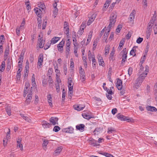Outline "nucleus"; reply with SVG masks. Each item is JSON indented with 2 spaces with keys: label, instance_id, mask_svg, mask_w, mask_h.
<instances>
[{
  "label": "nucleus",
  "instance_id": "nucleus-54",
  "mask_svg": "<svg viewBox=\"0 0 157 157\" xmlns=\"http://www.w3.org/2000/svg\"><path fill=\"white\" fill-rule=\"evenodd\" d=\"M48 81L49 82V84L50 85L52 84L53 82V81L52 78L51 76H49Z\"/></svg>",
  "mask_w": 157,
  "mask_h": 157
},
{
  "label": "nucleus",
  "instance_id": "nucleus-55",
  "mask_svg": "<svg viewBox=\"0 0 157 157\" xmlns=\"http://www.w3.org/2000/svg\"><path fill=\"white\" fill-rule=\"evenodd\" d=\"M21 72L20 71H17L16 75V78L17 80H20L21 77Z\"/></svg>",
  "mask_w": 157,
  "mask_h": 157
},
{
  "label": "nucleus",
  "instance_id": "nucleus-2",
  "mask_svg": "<svg viewBox=\"0 0 157 157\" xmlns=\"http://www.w3.org/2000/svg\"><path fill=\"white\" fill-rule=\"evenodd\" d=\"M97 15L96 13L90 12L88 15L89 19L87 22V25H90L94 20Z\"/></svg>",
  "mask_w": 157,
  "mask_h": 157
},
{
  "label": "nucleus",
  "instance_id": "nucleus-22",
  "mask_svg": "<svg viewBox=\"0 0 157 157\" xmlns=\"http://www.w3.org/2000/svg\"><path fill=\"white\" fill-rule=\"evenodd\" d=\"M49 143L48 141L47 140H44L42 144L44 150H46V146Z\"/></svg>",
  "mask_w": 157,
  "mask_h": 157
},
{
  "label": "nucleus",
  "instance_id": "nucleus-4",
  "mask_svg": "<svg viewBox=\"0 0 157 157\" xmlns=\"http://www.w3.org/2000/svg\"><path fill=\"white\" fill-rule=\"evenodd\" d=\"M136 13V10H133L131 13L130 14L128 19L129 20V22L130 23H133L134 20L135 19Z\"/></svg>",
  "mask_w": 157,
  "mask_h": 157
},
{
  "label": "nucleus",
  "instance_id": "nucleus-57",
  "mask_svg": "<svg viewBox=\"0 0 157 157\" xmlns=\"http://www.w3.org/2000/svg\"><path fill=\"white\" fill-rule=\"evenodd\" d=\"M116 2H113L112 3L110 6L109 7V10L112 11V10L115 6Z\"/></svg>",
  "mask_w": 157,
  "mask_h": 157
},
{
  "label": "nucleus",
  "instance_id": "nucleus-39",
  "mask_svg": "<svg viewBox=\"0 0 157 157\" xmlns=\"http://www.w3.org/2000/svg\"><path fill=\"white\" fill-rule=\"evenodd\" d=\"M18 60V63H22L23 60V55H22V54H21L20 55Z\"/></svg>",
  "mask_w": 157,
  "mask_h": 157
},
{
  "label": "nucleus",
  "instance_id": "nucleus-58",
  "mask_svg": "<svg viewBox=\"0 0 157 157\" xmlns=\"http://www.w3.org/2000/svg\"><path fill=\"white\" fill-rule=\"evenodd\" d=\"M153 29L154 31V33L155 34H156L157 33V25L155 24L154 25Z\"/></svg>",
  "mask_w": 157,
  "mask_h": 157
},
{
  "label": "nucleus",
  "instance_id": "nucleus-13",
  "mask_svg": "<svg viewBox=\"0 0 157 157\" xmlns=\"http://www.w3.org/2000/svg\"><path fill=\"white\" fill-rule=\"evenodd\" d=\"M47 99L48 100V102L49 104V106L51 107H52L53 105L52 103V98L51 95V94H49L48 95L47 97Z\"/></svg>",
  "mask_w": 157,
  "mask_h": 157
},
{
  "label": "nucleus",
  "instance_id": "nucleus-56",
  "mask_svg": "<svg viewBox=\"0 0 157 157\" xmlns=\"http://www.w3.org/2000/svg\"><path fill=\"white\" fill-rule=\"evenodd\" d=\"M151 30L150 29H148V30L147 32V35H146V37L147 39L151 35Z\"/></svg>",
  "mask_w": 157,
  "mask_h": 157
},
{
  "label": "nucleus",
  "instance_id": "nucleus-34",
  "mask_svg": "<svg viewBox=\"0 0 157 157\" xmlns=\"http://www.w3.org/2000/svg\"><path fill=\"white\" fill-rule=\"evenodd\" d=\"M5 40V36L3 35H2L0 36V43L1 45H3L4 43Z\"/></svg>",
  "mask_w": 157,
  "mask_h": 157
},
{
  "label": "nucleus",
  "instance_id": "nucleus-29",
  "mask_svg": "<svg viewBox=\"0 0 157 157\" xmlns=\"http://www.w3.org/2000/svg\"><path fill=\"white\" fill-rule=\"evenodd\" d=\"M8 63L7 64L6 70L7 71H9L11 68V63L10 62V59H8Z\"/></svg>",
  "mask_w": 157,
  "mask_h": 157
},
{
  "label": "nucleus",
  "instance_id": "nucleus-49",
  "mask_svg": "<svg viewBox=\"0 0 157 157\" xmlns=\"http://www.w3.org/2000/svg\"><path fill=\"white\" fill-rule=\"evenodd\" d=\"M72 39H73V41L74 42L75 41L76 42L77 40H76V36L75 34V33L74 32V31L72 33Z\"/></svg>",
  "mask_w": 157,
  "mask_h": 157
},
{
  "label": "nucleus",
  "instance_id": "nucleus-9",
  "mask_svg": "<svg viewBox=\"0 0 157 157\" xmlns=\"http://www.w3.org/2000/svg\"><path fill=\"white\" fill-rule=\"evenodd\" d=\"M85 126L83 124H80L76 126V129L77 130H79L81 132H82L84 130Z\"/></svg>",
  "mask_w": 157,
  "mask_h": 157
},
{
  "label": "nucleus",
  "instance_id": "nucleus-64",
  "mask_svg": "<svg viewBox=\"0 0 157 157\" xmlns=\"http://www.w3.org/2000/svg\"><path fill=\"white\" fill-rule=\"evenodd\" d=\"M143 38L139 37L136 40V42L138 44L140 43L143 40Z\"/></svg>",
  "mask_w": 157,
  "mask_h": 157
},
{
  "label": "nucleus",
  "instance_id": "nucleus-63",
  "mask_svg": "<svg viewBox=\"0 0 157 157\" xmlns=\"http://www.w3.org/2000/svg\"><path fill=\"white\" fill-rule=\"evenodd\" d=\"M74 63L73 62V59L72 58L70 60V67L71 68L74 67Z\"/></svg>",
  "mask_w": 157,
  "mask_h": 157
},
{
  "label": "nucleus",
  "instance_id": "nucleus-31",
  "mask_svg": "<svg viewBox=\"0 0 157 157\" xmlns=\"http://www.w3.org/2000/svg\"><path fill=\"white\" fill-rule=\"evenodd\" d=\"M32 85L33 87H35L36 85L35 82V76L34 74H33L32 78Z\"/></svg>",
  "mask_w": 157,
  "mask_h": 157
},
{
  "label": "nucleus",
  "instance_id": "nucleus-3",
  "mask_svg": "<svg viewBox=\"0 0 157 157\" xmlns=\"http://www.w3.org/2000/svg\"><path fill=\"white\" fill-rule=\"evenodd\" d=\"M145 73L141 74L138 78V80H140V81L141 82H142L143 80L144 79L145 77L146 76L147 74V73L149 71V67L147 65H146L145 66Z\"/></svg>",
  "mask_w": 157,
  "mask_h": 157
},
{
  "label": "nucleus",
  "instance_id": "nucleus-42",
  "mask_svg": "<svg viewBox=\"0 0 157 157\" xmlns=\"http://www.w3.org/2000/svg\"><path fill=\"white\" fill-rule=\"evenodd\" d=\"M52 68H49L48 71L47 75L48 76H51V75L52 74Z\"/></svg>",
  "mask_w": 157,
  "mask_h": 157
},
{
  "label": "nucleus",
  "instance_id": "nucleus-33",
  "mask_svg": "<svg viewBox=\"0 0 157 157\" xmlns=\"http://www.w3.org/2000/svg\"><path fill=\"white\" fill-rule=\"evenodd\" d=\"M116 129L112 127L109 128H108L107 133L108 134L112 133L113 132H116Z\"/></svg>",
  "mask_w": 157,
  "mask_h": 157
},
{
  "label": "nucleus",
  "instance_id": "nucleus-32",
  "mask_svg": "<svg viewBox=\"0 0 157 157\" xmlns=\"http://www.w3.org/2000/svg\"><path fill=\"white\" fill-rule=\"evenodd\" d=\"M94 99L98 101V102L96 103V104L97 105H99L101 104L102 103V101L101 99L100 98H98L97 97H94Z\"/></svg>",
  "mask_w": 157,
  "mask_h": 157
},
{
  "label": "nucleus",
  "instance_id": "nucleus-59",
  "mask_svg": "<svg viewBox=\"0 0 157 157\" xmlns=\"http://www.w3.org/2000/svg\"><path fill=\"white\" fill-rule=\"evenodd\" d=\"M132 68L131 67H129L128 70V74L129 76H130V75L132 74Z\"/></svg>",
  "mask_w": 157,
  "mask_h": 157
},
{
  "label": "nucleus",
  "instance_id": "nucleus-38",
  "mask_svg": "<svg viewBox=\"0 0 157 157\" xmlns=\"http://www.w3.org/2000/svg\"><path fill=\"white\" fill-rule=\"evenodd\" d=\"M68 86H72L73 85V83L72 79L71 77H69L68 78Z\"/></svg>",
  "mask_w": 157,
  "mask_h": 157
},
{
  "label": "nucleus",
  "instance_id": "nucleus-28",
  "mask_svg": "<svg viewBox=\"0 0 157 157\" xmlns=\"http://www.w3.org/2000/svg\"><path fill=\"white\" fill-rule=\"evenodd\" d=\"M142 82L140 81V80L137 81L135 83L134 85V87L136 89H138L140 87V86L141 85Z\"/></svg>",
  "mask_w": 157,
  "mask_h": 157
},
{
  "label": "nucleus",
  "instance_id": "nucleus-19",
  "mask_svg": "<svg viewBox=\"0 0 157 157\" xmlns=\"http://www.w3.org/2000/svg\"><path fill=\"white\" fill-rule=\"evenodd\" d=\"M147 110L151 111H157V109L155 107L151 106H147L146 107Z\"/></svg>",
  "mask_w": 157,
  "mask_h": 157
},
{
  "label": "nucleus",
  "instance_id": "nucleus-26",
  "mask_svg": "<svg viewBox=\"0 0 157 157\" xmlns=\"http://www.w3.org/2000/svg\"><path fill=\"white\" fill-rule=\"evenodd\" d=\"M108 28L109 30L107 31V32H105L104 35V40H105V42L106 43L107 42V39L108 37V36L109 35V32L110 31V28Z\"/></svg>",
  "mask_w": 157,
  "mask_h": 157
},
{
  "label": "nucleus",
  "instance_id": "nucleus-15",
  "mask_svg": "<svg viewBox=\"0 0 157 157\" xmlns=\"http://www.w3.org/2000/svg\"><path fill=\"white\" fill-rule=\"evenodd\" d=\"M62 149V148L61 147H58L55 151L53 155L55 156L58 155L61 151Z\"/></svg>",
  "mask_w": 157,
  "mask_h": 157
},
{
  "label": "nucleus",
  "instance_id": "nucleus-17",
  "mask_svg": "<svg viewBox=\"0 0 157 157\" xmlns=\"http://www.w3.org/2000/svg\"><path fill=\"white\" fill-rule=\"evenodd\" d=\"M60 38L58 37H55L52 39L51 40L52 44H54L56 43L60 39Z\"/></svg>",
  "mask_w": 157,
  "mask_h": 157
},
{
  "label": "nucleus",
  "instance_id": "nucleus-48",
  "mask_svg": "<svg viewBox=\"0 0 157 157\" xmlns=\"http://www.w3.org/2000/svg\"><path fill=\"white\" fill-rule=\"evenodd\" d=\"M112 69L111 67H110L109 68V70L108 72V78H109L110 79V77L112 75Z\"/></svg>",
  "mask_w": 157,
  "mask_h": 157
},
{
  "label": "nucleus",
  "instance_id": "nucleus-7",
  "mask_svg": "<svg viewBox=\"0 0 157 157\" xmlns=\"http://www.w3.org/2000/svg\"><path fill=\"white\" fill-rule=\"evenodd\" d=\"M121 53L122 55V59L126 60L127 59V54H128V51L126 48H124L123 50L121 52Z\"/></svg>",
  "mask_w": 157,
  "mask_h": 157
},
{
  "label": "nucleus",
  "instance_id": "nucleus-6",
  "mask_svg": "<svg viewBox=\"0 0 157 157\" xmlns=\"http://www.w3.org/2000/svg\"><path fill=\"white\" fill-rule=\"evenodd\" d=\"M116 87L118 90H121L122 89L123 86L122 85V81L119 78L117 79V84Z\"/></svg>",
  "mask_w": 157,
  "mask_h": 157
},
{
  "label": "nucleus",
  "instance_id": "nucleus-16",
  "mask_svg": "<svg viewBox=\"0 0 157 157\" xmlns=\"http://www.w3.org/2000/svg\"><path fill=\"white\" fill-rule=\"evenodd\" d=\"M102 131L101 128L100 127L96 128L94 131V134L95 135H98Z\"/></svg>",
  "mask_w": 157,
  "mask_h": 157
},
{
  "label": "nucleus",
  "instance_id": "nucleus-40",
  "mask_svg": "<svg viewBox=\"0 0 157 157\" xmlns=\"http://www.w3.org/2000/svg\"><path fill=\"white\" fill-rule=\"evenodd\" d=\"M92 33H90L89 34V35H88V38L87 39V42L86 43V45L87 44H88V43H89V42L90 41V40H91V38L92 37Z\"/></svg>",
  "mask_w": 157,
  "mask_h": 157
},
{
  "label": "nucleus",
  "instance_id": "nucleus-43",
  "mask_svg": "<svg viewBox=\"0 0 157 157\" xmlns=\"http://www.w3.org/2000/svg\"><path fill=\"white\" fill-rule=\"evenodd\" d=\"M122 27V26L121 25H119L116 29V32L117 33H119Z\"/></svg>",
  "mask_w": 157,
  "mask_h": 157
},
{
  "label": "nucleus",
  "instance_id": "nucleus-53",
  "mask_svg": "<svg viewBox=\"0 0 157 157\" xmlns=\"http://www.w3.org/2000/svg\"><path fill=\"white\" fill-rule=\"evenodd\" d=\"M6 110L9 116L10 115L11 112L10 108L8 107L6 108Z\"/></svg>",
  "mask_w": 157,
  "mask_h": 157
},
{
  "label": "nucleus",
  "instance_id": "nucleus-35",
  "mask_svg": "<svg viewBox=\"0 0 157 157\" xmlns=\"http://www.w3.org/2000/svg\"><path fill=\"white\" fill-rule=\"evenodd\" d=\"M9 49H6L5 51L4 55V59L5 60H6L7 58V56L9 54Z\"/></svg>",
  "mask_w": 157,
  "mask_h": 157
},
{
  "label": "nucleus",
  "instance_id": "nucleus-1",
  "mask_svg": "<svg viewBox=\"0 0 157 157\" xmlns=\"http://www.w3.org/2000/svg\"><path fill=\"white\" fill-rule=\"evenodd\" d=\"M117 14L116 12L112 13L109 17V24L108 28H111L114 26L116 21Z\"/></svg>",
  "mask_w": 157,
  "mask_h": 157
},
{
  "label": "nucleus",
  "instance_id": "nucleus-27",
  "mask_svg": "<svg viewBox=\"0 0 157 157\" xmlns=\"http://www.w3.org/2000/svg\"><path fill=\"white\" fill-rule=\"evenodd\" d=\"M69 27L64 29V33L67 35V37L68 38L69 37Z\"/></svg>",
  "mask_w": 157,
  "mask_h": 157
},
{
  "label": "nucleus",
  "instance_id": "nucleus-10",
  "mask_svg": "<svg viewBox=\"0 0 157 157\" xmlns=\"http://www.w3.org/2000/svg\"><path fill=\"white\" fill-rule=\"evenodd\" d=\"M58 118L57 117H52L50 118L49 121L53 125H55L56 124H58Z\"/></svg>",
  "mask_w": 157,
  "mask_h": 157
},
{
  "label": "nucleus",
  "instance_id": "nucleus-61",
  "mask_svg": "<svg viewBox=\"0 0 157 157\" xmlns=\"http://www.w3.org/2000/svg\"><path fill=\"white\" fill-rule=\"evenodd\" d=\"M109 49H110V48H109V47H107L105 48V55H107L108 54Z\"/></svg>",
  "mask_w": 157,
  "mask_h": 157
},
{
  "label": "nucleus",
  "instance_id": "nucleus-30",
  "mask_svg": "<svg viewBox=\"0 0 157 157\" xmlns=\"http://www.w3.org/2000/svg\"><path fill=\"white\" fill-rule=\"evenodd\" d=\"M91 57V58L92 59V61L93 67L95 68L96 67V60L95 59L94 56V55H92Z\"/></svg>",
  "mask_w": 157,
  "mask_h": 157
},
{
  "label": "nucleus",
  "instance_id": "nucleus-25",
  "mask_svg": "<svg viewBox=\"0 0 157 157\" xmlns=\"http://www.w3.org/2000/svg\"><path fill=\"white\" fill-rule=\"evenodd\" d=\"M82 116L84 118L88 120H89L92 118V117H91L90 115H88L87 114L85 113H82Z\"/></svg>",
  "mask_w": 157,
  "mask_h": 157
},
{
  "label": "nucleus",
  "instance_id": "nucleus-52",
  "mask_svg": "<svg viewBox=\"0 0 157 157\" xmlns=\"http://www.w3.org/2000/svg\"><path fill=\"white\" fill-rule=\"evenodd\" d=\"M85 74H82V75H80V79L81 81L82 82L85 81L86 78H85Z\"/></svg>",
  "mask_w": 157,
  "mask_h": 157
},
{
  "label": "nucleus",
  "instance_id": "nucleus-11",
  "mask_svg": "<svg viewBox=\"0 0 157 157\" xmlns=\"http://www.w3.org/2000/svg\"><path fill=\"white\" fill-rule=\"evenodd\" d=\"M74 128L72 127H69L67 128H64L63 131L66 133H72L74 132Z\"/></svg>",
  "mask_w": 157,
  "mask_h": 157
},
{
  "label": "nucleus",
  "instance_id": "nucleus-20",
  "mask_svg": "<svg viewBox=\"0 0 157 157\" xmlns=\"http://www.w3.org/2000/svg\"><path fill=\"white\" fill-rule=\"evenodd\" d=\"M34 10L35 11V13L38 17H40L41 14V11L40 9L38 8H35Z\"/></svg>",
  "mask_w": 157,
  "mask_h": 157
},
{
  "label": "nucleus",
  "instance_id": "nucleus-51",
  "mask_svg": "<svg viewBox=\"0 0 157 157\" xmlns=\"http://www.w3.org/2000/svg\"><path fill=\"white\" fill-rule=\"evenodd\" d=\"M60 129V128L58 126H55L53 129V131L56 132H58Z\"/></svg>",
  "mask_w": 157,
  "mask_h": 157
},
{
  "label": "nucleus",
  "instance_id": "nucleus-46",
  "mask_svg": "<svg viewBox=\"0 0 157 157\" xmlns=\"http://www.w3.org/2000/svg\"><path fill=\"white\" fill-rule=\"evenodd\" d=\"M156 11H155L154 14H153V17H152L151 21L152 22L154 23L155 21L156 20Z\"/></svg>",
  "mask_w": 157,
  "mask_h": 157
},
{
  "label": "nucleus",
  "instance_id": "nucleus-60",
  "mask_svg": "<svg viewBox=\"0 0 157 157\" xmlns=\"http://www.w3.org/2000/svg\"><path fill=\"white\" fill-rule=\"evenodd\" d=\"M8 132H7L6 134V139L8 140L9 139V137H10V129H8Z\"/></svg>",
  "mask_w": 157,
  "mask_h": 157
},
{
  "label": "nucleus",
  "instance_id": "nucleus-14",
  "mask_svg": "<svg viewBox=\"0 0 157 157\" xmlns=\"http://www.w3.org/2000/svg\"><path fill=\"white\" fill-rule=\"evenodd\" d=\"M74 107L75 109L78 111H80L83 110L85 107V106L82 105H75L74 106Z\"/></svg>",
  "mask_w": 157,
  "mask_h": 157
},
{
  "label": "nucleus",
  "instance_id": "nucleus-41",
  "mask_svg": "<svg viewBox=\"0 0 157 157\" xmlns=\"http://www.w3.org/2000/svg\"><path fill=\"white\" fill-rule=\"evenodd\" d=\"M29 3L30 2L29 1H27L25 2V4L26 6L27 9L28 10H30L31 9V6Z\"/></svg>",
  "mask_w": 157,
  "mask_h": 157
},
{
  "label": "nucleus",
  "instance_id": "nucleus-21",
  "mask_svg": "<svg viewBox=\"0 0 157 157\" xmlns=\"http://www.w3.org/2000/svg\"><path fill=\"white\" fill-rule=\"evenodd\" d=\"M42 126L44 128H49L51 126V124L47 122L46 121H44L43 122Z\"/></svg>",
  "mask_w": 157,
  "mask_h": 157
},
{
  "label": "nucleus",
  "instance_id": "nucleus-44",
  "mask_svg": "<svg viewBox=\"0 0 157 157\" xmlns=\"http://www.w3.org/2000/svg\"><path fill=\"white\" fill-rule=\"evenodd\" d=\"M51 44H52L51 42H48L47 44L45 45L44 47V49L45 50H46L48 48H49L51 45Z\"/></svg>",
  "mask_w": 157,
  "mask_h": 157
},
{
  "label": "nucleus",
  "instance_id": "nucleus-36",
  "mask_svg": "<svg viewBox=\"0 0 157 157\" xmlns=\"http://www.w3.org/2000/svg\"><path fill=\"white\" fill-rule=\"evenodd\" d=\"M36 33H34L33 34H32L31 35V41H32V44H33L34 42V39L36 37Z\"/></svg>",
  "mask_w": 157,
  "mask_h": 157
},
{
  "label": "nucleus",
  "instance_id": "nucleus-37",
  "mask_svg": "<svg viewBox=\"0 0 157 157\" xmlns=\"http://www.w3.org/2000/svg\"><path fill=\"white\" fill-rule=\"evenodd\" d=\"M41 38L40 39V42L39 44V46L40 48H42L43 47L44 45V42H43V40Z\"/></svg>",
  "mask_w": 157,
  "mask_h": 157
},
{
  "label": "nucleus",
  "instance_id": "nucleus-45",
  "mask_svg": "<svg viewBox=\"0 0 157 157\" xmlns=\"http://www.w3.org/2000/svg\"><path fill=\"white\" fill-rule=\"evenodd\" d=\"M70 47H66V55L67 56L69 53Z\"/></svg>",
  "mask_w": 157,
  "mask_h": 157
},
{
  "label": "nucleus",
  "instance_id": "nucleus-23",
  "mask_svg": "<svg viewBox=\"0 0 157 157\" xmlns=\"http://www.w3.org/2000/svg\"><path fill=\"white\" fill-rule=\"evenodd\" d=\"M137 48V47L134 46L132 48L130 52V54L131 55L133 56H135L136 55L135 53L136 51V48Z\"/></svg>",
  "mask_w": 157,
  "mask_h": 157
},
{
  "label": "nucleus",
  "instance_id": "nucleus-50",
  "mask_svg": "<svg viewBox=\"0 0 157 157\" xmlns=\"http://www.w3.org/2000/svg\"><path fill=\"white\" fill-rule=\"evenodd\" d=\"M124 41L121 40L119 44V47H118V49L119 50H121V47H122L124 44Z\"/></svg>",
  "mask_w": 157,
  "mask_h": 157
},
{
  "label": "nucleus",
  "instance_id": "nucleus-24",
  "mask_svg": "<svg viewBox=\"0 0 157 157\" xmlns=\"http://www.w3.org/2000/svg\"><path fill=\"white\" fill-rule=\"evenodd\" d=\"M39 7L42 10H44L46 8L45 6L44 3L43 2H40L38 4Z\"/></svg>",
  "mask_w": 157,
  "mask_h": 157
},
{
  "label": "nucleus",
  "instance_id": "nucleus-47",
  "mask_svg": "<svg viewBox=\"0 0 157 157\" xmlns=\"http://www.w3.org/2000/svg\"><path fill=\"white\" fill-rule=\"evenodd\" d=\"M58 12V9L57 8L54 9L53 13V16L54 17H56Z\"/></svg>",
  "mask_w": 157,
  "mask_h": 157
},
{
  "label": "nucleus",
  "instance_id": "nucleus-8",
  "mask_svg": "<svg viewBox=\"0 0 157 157\" xmlns=\"http://www.w3.org/2000/svg\"><path fill=\"white\" fill-rule=\"evenodd\" d=\"M65 41L62 40L57 45V48L59 51H63V47L64 45Z\"/></svg>",
  "mask_w": 157,
  "mask_h": 157
},
{
  "label": "nucleus",
  "instance_id": "nucleus-12",
  "mask_svg": "<svg viewBox=\"0 0 157 157\" xmlns=\"http://www.w3.org/2000/svg\"><path fill=\"white\" fill-rule=\"evenodd\" d=\"M43 55L42 54H40L39 55L38 57V65L40 67H41L42 63L43 62Z\"/></svg>",
  "mask_w": 157,
  "mask_h": 157
},
{
  "label": "nucleus",
  "instance_id": "nucleus-5",
  "mask_svg": "<svg viewBox=\"0 0 157 157\" xmlns=\"http://www.w3.org/2000/svg\"><path fill=\"white\" fill-rule=\"evenodd\" d=\"M32 92L31 91L27 95L26 99L25 101V103L27 105L29 104L32 99Z\"/></svg>",
  "mask_w": 157,
  "mask_h": 157
},
{
  "label": "nucleus",
  "instance_id": "nucleus-18",
  "mask_svg": "<svg viewBox=\"0 0 157 157\" xmlns=\"http://www.w3.org/2000/svg\"><path fill=\"white\" fill-rule=\"evenodd\" d=\"M117 117L118 119H120L121 121H125L126 120H129L127 118V117L122 115L118 114L117 116Z\"/></svg>",
  "mask_w": 157,
  "mask_h": 157
},
{
  "label": "nucleus",
  "instance_id": "nucleus-62",
  "mask_svg": "<svg viewBox=\"0 0 157 157\" xmlns=\"http://www.w3.org/2000/svg\"><path fill=\"white\" fill-rule=\"evenodd\" d=\"M79 73L80 75H82V74H85L84 70L82 69L81 67H80Z\"/></svg>",
  "mask_w": 157,
  "mask_h": 157
}]
</instances>
